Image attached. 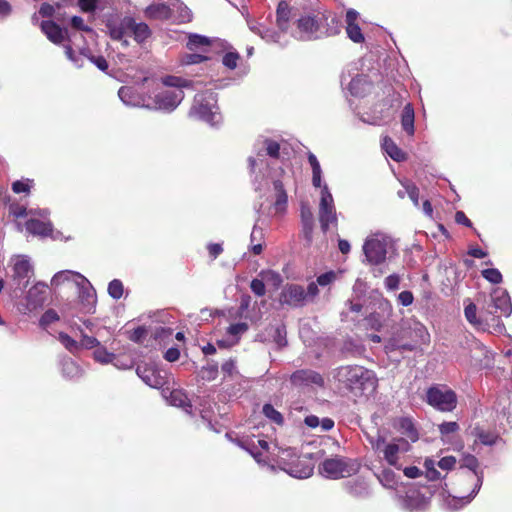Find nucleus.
Listing matches in <instances>:
<instances>
[{
	"label": "nucleus",
	"mask_w": 512,
	"mask_h": 512,
	"mask_svg": "<svg viewBox=\"0 0 512 512\" xmlns=\"http://www.w3.org/2000/svg\"><path fill=\"white\" fill-rule=\"evenodd\" d=\"M369 443L381 462L398 470L402 469L405 454L411 450L408 440L404 438L389 440L380 432L369 437Z\"/></svg>",
	"instance_id": "f257e3e1"
},
{
	"label": "nucleus",
	"mask_w": 512,
	"mask_h": 512,
	"mask_svg": "<svg viewBox=\"0 0 512 512\" xmlns=\"http://www.w3.org/2000/svg\"><path fill=\"white\" fill-rule=\"evenodd\" d=\"M335 378L354 394H371L377 389L375 373L362 366H342L337 369Z\"/></svg>",
	"instance_id": "f03ea898"
},
{
	"label": "nucleus",
	"mask_w": 512,
	"mask_h": 512,
	"mask_svg": "<svg viewBox=\"0 0 512 512\" xmlns=\"http://www.w3.org/2000/svg\"><path fill=\"white\" fill-rule=\"evenodd\" d=\"M460 468L461 471L458 473L459 481L468 482L472 489L468 495L452 497L448 500V506L455 510L472 501L479 492L484 478L483 471L479 470L478 459L471 454H467L463 457Z\"/></svg>",
	"instance_id": "7ed1b4c3"
},
{
	"label": "nucleus",
	"mask_w": 512,
	"mask_h": 512,
	"mask_svg": "<svg viewBox=\"0 0 512 512\" xmlns=\"http://www.w3.org/2000/svg\"><path fill=\"white\" fill-rule=\"evenodd\" d=\"M328 20L326 10L316 9L303 14L296 22L295 37L304 40H315L328 35L325 24Z\"/></svg>",
	"instance_id": "20e7f679"
},
{
	"label": "nucleus",
	"mask_w": 512,
	"mask_h": 512,
	"mask_svg": "<svg viewBox=\"0 0 512 512\" xmlns=\"http://www.w3.org/2000/svg\"><path fill=\"white\" fill-rule=\"evenodd\" d=\"M365 262L380 265L395 251L392 238L383 232L369 234L363 243Z\"/></svg>",
	"instance_id": "39448f33"
},
{
	"label": "nucleus",
	"mask_w": 512,
	"mask_h": 512,
	"mask_svg": "<svg viewBox=\"0 0 512 512\" xmlns=\"http://www.w3.org/2000/svg\"><path fill=\"white\" fill-rule=\"evenodd\" d=\"M144 81L148 83V92L151 91L150 110L172 112L184 98V93L180 89H167L153 79L145 78Z\"/></svg>",
	"instance_id": "423d86ee"
},
{
	"label": "nucleus",
	"mask_w": 512,
	"mask_h": 512,
	"mask_svg": "<svg viewBox=\"0 0 512 512\" xmlns=\"http://www.w3.org/2000/svg\"><path fill=\"white\" fill-rule=\"evenodd\" d=\"M218 110L215 93L207 91L195 96L189 116L205 121L213 126L221 121V115Z\"/></svg>",
	"instance_id": "0eeeda50"
},
{
	"label": "nucleus",
	"mask_w": 512,
	"mask_h": 512,
	"mask_svg": "<svg viewBox=\"0 0 512 512\" xmlns=\"http://www.w3.org/2000/svg\"><path fill=\"white\" fill-rule=\"evenodd\" d=\"M318 294L319 289L314 282L309 283L306 290L298 284H286L280 293L279 301L291 307H303L313 302Z\"/></svg>",
	"instance_id": "6e6552de"
},
{
	"label": "nucleus",
	"mask_w": 512,
	"mask_h": 512,
	"mask_svg": "<svg viewBox=\"0 0 512 512\" xmlns=\"http://www.w3.org/2000/svg\"><path fill=\"white\" fill-rule=\"evenodd\" d=\"M359 469V465L352 459L334 456L323 460L318 467L319 474L328 479L350 477Z\"/></svg>",
	"instance_id": "1a4fd4ad"
},
{
	"label": "nucleus",
	"mask_w": 512,
	"mask_h": 512,
	"mask_svg": "<svg viewBox=\"0 0 512 512\" xmlns=\"http://www.w3.org/2000/svg\"><path fill=\"white\" fill-rule=\"evenodd\" d=\"M145 84L148 85V83L143 80V84L137 88L129 86L121 87L118 91V96L127 106L140 107L150 110L151 94L145 91Z\"/></svg>",
	"instance_id": "9d476101"
},
{
	"label": "nucleus",
	"mask_w": 512,
	"mask_h": 512,
	"mask_svg": "<svg viewBox=\"0 0 512 512\" xmlns=\"http://www.w3.org/2000/svg\"><path fill=\"white\" fill-rule=\"evenodd\" d=\"M12 262V286L13 292L17 296V291L21 292L28 285L33 275V267L29 259L25 256H16L12 259Z\"/></svg>",
	"instance_id": "9b49d317"
},
{
	"label": "nucleus",
	"mask_w": 512,
	"mask_h": 512,
	"mask_svg": "<svg viewBox=\"0 0 512 512\" xmlns=\"http://www.w3.org/2000/svg\"><path fill=\"white\" fill-rule=\"evenodd\" d=\"M319 221L324 232L328 230L330 225L337 223L334 199L326 184L320 192Z\"/></svg>",
	"instance_id": "f8f14e48"
},
{
	"label": "nucleus",
	"mask_w": 512,
	"mask_h": 512,
	"mask_svg": "<svg viewBox=\"0 0 512 512\" xmlns=\"http://www.w3.org/2000/svg\"><path fill=\"white\" fill-rule=\"evenodd\" d=\"M427 402L441 411H452L456 407V395L452 390L431 387L427 391Z\"/></svg>",
	"instance_id": "ddd939ff"
},
{
	"label": "nucleus",
	"mask_w": 512,
	"mask_h": 512,
	"mask_svg": "<svg viewBox=\"0 0 512 512\" xmlns=\"http://www.w3.org/2000/svg\"><path fill=\"white\" fill-rule=\"evenodd\" d=\"M132 25L133 18L130 16H125L123 18L111 16L106 22V27L110 37L113 40L121 41L124 47L129 45V41L126 37L131 33Z\"/></svg>",
	"instance_id": "4468645a"
},
{
	"label": "nucleus",
	"mask_w": 512,
	"mask_h": 512,
	"mask_svg": "<svg viewBox=\"0 0 512 512\" xmlns=\"http://www.w3.org/2000/svg\"><path fill=\"white\" fill-rule=\"evenodd\" d=\"M489 360V351L482 343L473 341L469 355L460 356L458 362L462 366L482 367Z\"/></svg>",
	"instance_id": "2eb2a0df"
},
{
	"label": "nucleus",
	"mask_w": 512,
	"mask_h": 512,
	"mask_svg": "<svg viewBox=\"0 0 512 512\" xmlns=\"http://www.w3.org/2000/svg\"><path fill=\"white\" fill-rule=\"evenodd\" d=\"M491 303L494 310L488 313L493 315L500 313L506 317L512 313V303L508 292L503 288H495L491 293Z\"/></svg>",
	"instance_id": "dca6fc26"
},
{
	"label": "nucleus",
	"mask_w": 512,
	"mask_h": 512,
	"mask_svg": "<svg viewBox=\"0 0 512 512\" xmlns=\"http://www.w3.org/2000/svg\"><path fill=\"white\" fill-rule=\"evenodd\" d=\"M47 286L43 283H37L31 287L26 296V303L20 310L23 313L32 312L41 307L46 299Z\"/></svg>",
	"instance_id": "f3484780"
},
{
	"label": "nucleus",
	"mask_w": 512,
	"mask_h": 512,
	"mask_svg": "<svg viewBox=\"0 0 512 512\" xmlns=\"http://www.w3.org/2000/svg\"><path fill=\"white\" fill-rule=\"evenodd\" d=\"M136 372L143 382L152 388H160L165 383L164 377L161 376L160 371L152 365H138Z\"/></svg>",
	"instance_id": "a211bd4d"
},
{
	"label": "nucleus",
	"mask_w": 512,
	"mask_h": 512,
	"mask_svg": "<svg viewBox=\"0 0 512 512\" xmlns=\"http://www.w3.org/2000/svg\"><path fill=\"white\" fill-rule=\"evenodd\" d=\"M393 427L402 435L401 438L414 443L419 439V433L412 419L408 417H400L394 420Z\"/></svg>",
	"instance_id": "6ab92c4d"
},
{
	"label": "nucleus",
	"mask_w": 512,
	"mask_h": 512,
	"mask_svg": "<svg viewBox=\"0 0 512 512\" xmlns=\"http://www.w3.org/2000/svg\"><path fill=\"white\" fill-rule=\"evenodd\" d=\"M358 17L359 13L354 9H349L346 12V33L353 42L362 43L365 38L357 23Z\"/></svg>",
	"instance_id": "aec40b11"
},
{
	"label": "nucleus",
	"mask_w": 512,
	"mask_h": 512,
	"mask_svg": "<svg viewBox=\"0 0 512 512\" xmlns=\"http://www.w3.org/2000/svg\"><path fill=\"white\" fill-rule=\"evenodd\" d=\"M79 290V298L87 310H91L96 302V293L90 282L81 275L76 283Z\"/></svg>",
	"instance_id": "412c9836"
},
{
	"label": "nucleus",
	"mask_w": 512,
	"mask_h": 512,
	"mask_svg": "<svg viewBox=\"0 0 512 512\" xmlns=\"http://www.w3.org/2000/svg\"><path fill=\"white\" fill-rule=\"evenodd\" d=\"M379 310L378 312L371 313L366 319L368 325L375 330H379L391 315V304L388 301H381L379 303Z\"/></svg>",
	"instance_id": "4be33fe9"
},
{
	"label": "nucleus",
	"mask_w": 512,
	"mask_h": 512,
	"mask_svg": "<svg viewBox=\"0 0 512 512\" xmlns=\"http://www.w3.org/2000/svg\"><path fill=\"white\" fill-rule=\"evenodd\" d=\"M291 381L294 385L302 386V385H310L315 384L317 386H322L324 384V380L322 376L312 370H299L292 374Z\"/></svg>",
	"instance_id": "5701e85b"
},
{
	"label": "nucleus",
	"mask_w": 512,
	"mask_h": 512,
	"mask_svg": "<svg viewBox=\"0 0 512 512\" xmlns=\"http://www.w3.org/2000/svg\"><path fill=\"white\" fill-rule=\"evenodd\" d=\"M403 506L410 511L422 510L427 506V499L418 490H409L403 499Z\"/></svg>",
	"instance_id": "b1692460"
},
{
	"label": "nucleus",
	"mask_w": 512,
	"mask_h": 512,
	"mask_svg": "<svg viewBox=\"0 0 512 512\" xmlns=\"http://www.w3.org/2000/svg\"><path fill=\"white\" fill-rule=\"evenodd\" d=\"M145 16L150 19L164 20L172 16V6L163 3L151 4L145 9Z\"/></svg>",
	"instance_id": "393cba45"
},
{
	"label": "nucleus",
	"mask_w": 512,
	"mask_h": 512,
	"mask_svg": "<svg viewBox=\"0 0 512 512\" xmlns=\"http://www.w3.org/2000/svg\"><path fill=\"white\" fill-rule=\"evenodd\" d=\"M26 230L32 235L45 237L51 234L52 224L49 221L29 219L26 222Z\"/></svg>",
	"instance_id": "a878e982"
},
{
	"label": "nucleus",
	"mask_w": 512,
	"mask_h": 512,
	"mask_svg": "<svg viewBox=\"0 0 512 512\" xmlns=\"http://www.w3.org/2000/svg\"><path fill=\"white\" fill-rule=\"evenodd\" d=\"M301 222L304 237L308 241H311L314 228V215L308 204H302L301 206Z\"/></svg>",
	"instance_id": "bb28decb"
},
{
	"label": "nucleus",
	"mask_w": 512,
	"mask_h": 512,
	"mask_svg": "<svg viewBox=\"0 0 512 512\" xmlns=\"http://www.w3.org/2000/svg\"><path fill=\"white\" fill-rule=\"evenodd\" d=\"M290 17L291 8L286 2H280L276 10V24L282 32H286L288 30Z\"/></svg>",
	"instance_id": "cd10ccee"
},
{
	"label": "nucleus",
	"mask_w": 512,
	"mask_h": 512,
	"mask_svg": "<svg viewBox=\"0 0 512 512\" xmlns=\"http://www.w3.org/2000/svg\"><path fill=\"white\" fill-rule=\"evenodd\" d=\"M41 29L47 38L55 44L61 43L64 39V32L52 21H43Z\"/></svg>",
	"instance_id": "c85d7f7f"
},
{
	"label": "nucleus",
	"mask_w": 512,
	"mask_h": 512,
	"mask_svg": "<svg viewBox=\"0 0 512 512\" xmlns=\"http://www.w3.org/2000/svg\"><path fill=\"white\" fill-rule=\"evenodd\" d=\"M464 313H465V317H466L467 321L470 324L474 325L475 327H477L478 329H481V330L488 329V322H487L488 319L487 318L482 319V318L477 317V308H476L475 304L470 303L469 305H467L465 307Z\"/></svg>",
	"instance_id": "c756f323"
},
{
	"label": "nucleus",
	"mask_w": 512,
	"mask_h": 512,
	"mask_svg": "<svg viewBox=\"0 0 512 512\" xmlns=\"http://www.w3.org/2000/svg\"><path fill=\"white\" fill-rule=\"evenodd\" d=\"M212 44V40L198 34L189 35L187 48L191 51L201 50L203 52L207 51V47Z\"/></svg>",
	"instance_id": "7c9ffc66"
},
{
	"label": "nucleus",
	"mask_w": 512,
	"mask_h": 512,
	"mask_svg": "<svg viewBox=\"0 0 512 512\" xmlns=\"http://www.w3.org/2000/svg\"><path fill=\"white\" fill-rule=\"evenodd\" d=\"M472 435L475 436L483 445L487 446L496 444L499 439V435L497 433L485 430L478 426L473 429Z\"/></svg>",
	"instance_id": "2f4dec72"
},
{
	"label": "nucleus",
	"mask_w": 512,
	"mask_h": 512,
	"mask_svg": "<svg viewBox=\"0 0 512 512\" xmlns=\"http://www.w3.org/2000/svg\"><path fill=\"white\" fill-rule=\"evenodd\" d=\"M248 330V325L246 323H236L232 324L227 328V334L234 338L230 343H226L225 340L218 341V345L221 347H226L229 345H234L238 342L239 335L243 334Z\"/></svg>",
	"instance_id": "473e14b6"
},
{
	"label": "nucleus",
	"mask_w": 512,
	"mask_h": 512,
	"mask_svg": "<svg viewBox=\"0 0 512 512\" xmlns=\"http://www.w3.org/2000/svg\"><path fill=\"white\" fill-rule=\"evenodd\" d=\"M382 148L393 160L397 162L403 161L405 159V153L399 149L394 141L389 137H384Z\"/></svg>",
	"instance_id": "72a5a7b5"
},
{
	"label": "nucleus",
	"mask_w": 512,
	"mask_h": 512,
	"mask_svg": "<svg viewBox=\"0 0 512 512\" xmlns=\"http://www.w3.org/2000/svg\"><path fill=\"white\" fill-rule=\"evenodd\" d=\"M414 119H415V114H414V109H413L412 105L411 104L405 105L403 112H402L401 124H402L404 131H406L409 135L414 134Z\"/></svg>",
	"instance_id": "f704fd0d"
},
{
	"label": "nucleus",
	"mask_w": 512,
	"mask_h": 512,
	"mask_svg": "<svg viewBox=\"0 0 512 512\" xmlns=\"http://www.w3.org/2000/svg\"><path fill=\"white\" fill-rule=\"evenodd\" d=\"M80 277H81V274L78 272H74L71 270L60 271V272H57L51 279V285L59 286L66 281H71L76 284L78 282V280L80 279Z\"/></svg>",
	"instance_id": "c9c22d12"
},
{
	"label": "nucleus",
	"mask_w": 512,
	"mask_h": 512,
	"mask_svg": "<svg viewBox=\"0 0 512 512\" xmlns=\"http://www.w3.org/2000/svg\"><path fill=\"white\" fill-rule=\"evenodd\" d=\"M273 187L276 194L275 209L277 212H283L287 204V194L281 181H274Z\"/></svg>",
	"instance_id": "e433bc0d"
},
{
	"label": "nucleus",
	"mask_w": 512,
	"mask_h": 512,
	"mask_svg": "<svg viewBox=\"0 0 512 512\" xmlns=\"http://www.w3.org/2000/svg\"><path fill=\"white\" fill-rule=\"evenodd\" d=\"M131 33L134 35V39L137 42H143L150 36V29L145 23H136L133 19V25L131 27Z\"/></svg>",
	"instance_id": "4c0bfd02"
},
{
	"label": "nucleus",
	"mask_w": 512,
	"mask_h": 512,
	"mask_svg": "<svg viewBox=\"0 0 512 512\" xmlns=\"http://www.w3.org/2000/svg\"><path fill=\"white\" fill-rule=\"evenodd\" d=\"M172 14L178 12V18L181 22H189L192 19V13L190 9L181 3L179 0H173L171 2Z\"/></svg>",
	"instance_id": "58836bf2"
},
{
	"label": "nucleus",
	"mask_w": 512,
	"mask_h": 512,
	"mask_svg": "<svg viewBox=\"0 0 512 512\" xmlns=\"http://www.w3.org/2000/svg\"><path fill=\"white\" fill-rule=\"evenodd\" d=\"M62 372L65 377L70 379L76 378L81 374L79 366L71 359L63 362Z\"/></svg>",
	"instance_id": "ea45409f"
},
{
	"label": "nucleus",
	"mask_w": 512,
	"mask_h": 512,
	"mask_svg": "<svg viewBox=\"0 0 512 512\" xmlns=\"http://www.w3.org/2000/svg\"><path fill=\"white\" fill-rule=\"evenodd\" d=\"M377 478L384 487L389 488V489L394 488L397 484V479H396L395 473L389 469L383 470L377 476Z\"/></svg>",
	"instance_id": "a19ab883"
},
{
	"label": "nucleus",
	"mask_w": 512,
	"mask_h": 512,
	"mask_svg": "<svg viewBox=\"0 0 512 512\" xmlns=\"http://www.w3.org/2000/svg\"><path fill=\"white\" fill-rule=\"evenodd\" d=\"M58 339L69 352L77 353L80 350L79 342L72 339L68 334L61 332Z\"/></svg>",
	"instance_id": "79ce46f5"
},
{
	"label": "nucleus",
	"mask_w": 512,
	"mask_h": 512,
	"mask_svg": "<svg viewBox=\"0 0 512 512\" xmlns=\"http://www.w3.org/2000/svg\"><path fill=\"white\" fill-rule=\"evenodd\" d=\"M162 84L165 87H174L180 90L181 88H186L190 86V82L188 80L176 76H167L163 78Z\"/></svg>",
	"instance_id": "37998d69"
},
{
	"label": "nucleus",
	"mask_w": 512,
	"mask_h": 512,
	"mask_svg": "<svg viewBox=\"0 0 512 512\" xmlns=\"http://www.w3.org/2000/svg\"><path fill=\"white\" fill-rule=\"evenodd\" d=\"M263 413L264 415L269 418L271 421L275 422L276 424H283V416L280 412L274 409V407L270 404H265L263 406Z\"/></svg>",
	"instance_id": "c03bdc74"
},
{
	"label": "nucleus",
	"mask_w": 512,
	"mask_h": 512,
	"mask_svg": "<svg viewBox=\"0 0 512 512\" xmlns=\"http://www.w3.org/2000/svg\"><path fill=\"white\" fill-rule=\"evenodd\" d=\"M108 293L113 299H120L123 295V284L120 280L114 279L108 285Z\"/></svg>",
	"instance_id": "a18cd8bd"
},
{
	"label": "nucleus",
	"mask_w": 512,
	"mask_h": 512,
	"mask_svg": "<svg viewBox=\"0 0 512 512\" xmlns=\"http://www.w3.org/2000/svg\"><path fill=\"white\" fill-rule=\"evenodd\" d=\"M94 358L96 361L103 363V364L111 363L116 359L114 354L109 353L104 348H98L97 350H95Z\"/></svg>",
	"instance_id": "49530a36"
},
{
	"label": "nucleus",
	"mask_w": 512,
	"mask_h": 512,
	"mask_svg": "<svg viewBox=\"0 0 512 512\" xmlns=\"http://www.w3.org/2000/svg\"><path fill=\"white\" fill-rule=\"evenodd\" d=\"M298 466L299 464L293 466L291 469H290V475L295 477V478H299V479H304V478H308L309 476L312 475V472H313V468L310 466V465H305L302 469H298Z\"/></svg>",
	"instance_id": "de8ad7c7"
},
{
	"label": "nucleus",
	"mask_w": 512,
	"mask_h": 512,
	"mask_svg": "<svg viewBox=\"0 0 512 512\" xmlns=\"http://www.w3.org/2000/svg\"><path fill=\"white\" fill-rule=\"evenodd\" d=\"M28 214L37 215L43 219H46L49 216V211L47 209H42V210H37V211L30 210L29 212H27L26 209L22 208V207H19L13 211V215L17 218L24 217Z\"/></svg>",
	"instance_id": "09e8293b"
},
{
	"label": "nucleus",
	"mask_w": 512,
	"mask_h": 512,
	"mask_svg": "<svg viewBox=\"0 0 512 512\" xmlns=\"http://www.w3.org/2000/svg\"><path fill=\"white\" fill-rule=\"evenodd\" d=\"M482 276L493 284H499L502 282V274L498 269L489 268L482 271Z\"/></svg>",
	"instance_id": "8fccbe9b"
},
{
	"label": "nucleus",
	"mask_w": 512,
	"mask_h": 512,
	"mask_svg": "<svg viewBox=\"0 0 512 512\" xmlns=\"http://www.w3.org/2000/svg\"><path fill=\"white\" fill-rule=\"evenodd\" d=\"M187 400V396L180 390H174L170 394V403L174 406L185 407Z\"/></svg>",
	"instance_id": "3c124183"
},
{
	"label": "nucleus",
	"mask_w": 512,
	"mask_h": 512,
	"mask_svg": "<svg viewBox=\"0 0 512 512\" xmlns=\"http://www.w3.org/2000/svg\"><path fill=\"white\" fill-rule=\"evenodd\" d=\"M337 279V273L334 271H329L324 274H321L317 277L316 282H314L317 287L318 286H328L333 283Z\"/></svg>",
	"instance_id": "603ef678"
},
{
	"label": "nucleus",
	"mask_w": 512,
	"mask_h": 512,
	"mask_svg": "<svg viewBox=\"0 0 512 512\" xmlns=\"http://www.w3.org/2000/svg\"><path fill=\"white\" fill-rule=\"evenodd\" d=\"M58 320H59V315L57 314V312L53 309H49L42 315L39 323H40L41 327L46 328L51 323H54Z\"/></svg>",
	"instance_id": "864d4df0"
},
{
	"label": "nucleus",
	"mask_w": 512,
	"mask_h": 512,
	"mask_svg": "<svg viewBox=\"0 0 512 512\" xmlns=\"http://www.w3.org/2000/svg\"><path fill=\"white\" fill-rule=\"evenodd\" d=\"M404 189L406 190L407 195L413 202V204L418 207L419 206V189L411 182H406L403 184Z\"/></svg>",
	"instance_id": "5fc2aeb1"
},
{
	"label": "nucleus",
	"mask_w": 512,
	"mask_h": 512,
	"mask_svg": "<svg viewBox=\"0 0 512 512\" xmlns=\"http://www.w3.org/2000/svg\"><path fill=\"white\" fill-rule=\"evenodd\" d=\"M208 58L200 53H190L186 54L181 58V62L184 65H191V64H197L201 63Z\"/></svg>",
	"instance_id": "6e6d98bb"
},
{
	"label": "nucleus",
	"mask_w": 512,
	"mask_h": 512,
	"mask_svg": "<svg viewBox=\"0 0 512 512\" xmlns=\"http://www.w3.org/2000/svg\"><path fill=\"white\" fill-rule=\"evenodd\" d=\"M239 60V54L237 52H228L223 56V64L229 69H234L237 67V62Z\"/></svg>",
	"instance_id": "4d7b16f0"
},
{
	"label": "nucleus",
	"mask_w": 512,
	"mask_h": 512,
	"mask_svg": "<svg viewBox=\"0 0 512 512\" xmlns=\"http://www.w3.org/2000/svg\"><path fill=\"white\" fill-rule=\"evenodd\" d=\"M365 84V81L362 77H356L351 80L349 83V90L353 95L359 96L363 92H365V89H360V85Z\"/></svg>",
	"instance_id": "13d9d810"
},
{
	"label": "nucleus",
	"mask_w": 512,
	"mask_h": 512,
	"mask_svg": "<svg viewBox=\"0 0 512 512\" xmlns=\"http://www.w3.org/2000/svg\"><path fill=\"white\" fill-rule=\"evenodd\" d=\"M252 292L257 296H263L266 292L265 284L260 279H253L250 284Z\"/></svg>",
	"instance_id": "bf43d9fd"
},
{
	"label": "nucleus",
	"mask_w": 512,
	"mask_h": 512,
	"mask_svg": "<svg viewBox=\"0 0 512 512\" xmlns=\"http://www.w3.org/2000/svg\"><path fill=\"white\" fill-rule=\"evenodd\" d=\"M459 429V425L457 422H444L439 425L440 433L444 435H448L450 433H454Z\"/></svg>",
	"instance_id": "052dcab7"
},
{
	"label": "nucleus",
	"mask_w": 512,
	"mask_h": 512,
	"mask_svg": "<svg viewBox=\"0 0 512 512\" xmlns=\"http://www.w3.org/2000/svg\"><path fill=\"white\" fill-rule=\"evenodd\" d=\"M400 277L397 274H391L385 278L384 284L388 290H396L399 287Z\"/></svg>",
	"instance_id": "680f3d73"
},
{
	"label": "nucleus",
	"mask_w": 512,
	"mask_h": 512,
	"mask_svg": "<svg viewBox=\"0 0 512 512\" xmlns=\"http://www.w3.org/2000/svg\"><path fill=\"white\" fill-rule=\"evenodd\" d=\"M79 344H80V349L81 348L92 349V348L98 346L99 342L95 337L83 335Z\"/></svg>",
	"instance_id": "e2e57ef3"
},
{
	"label": "nucleus",
	"mask_w": 512,
	"mask_h": 512,
	"mask_svg": "<svg viewBox=\"0 0 512 512\" xmlns=\"http://www.w3.org/2000/svg\"><path fill=\"white\" fill-rule=\"evenodd\" d=\"M456 464V458L454 456H446L439 460L438 466L442 470H452Z\"/></svg>",
	"instance_id": "0e129e2a"
},
{
	"label": "nucleus",
	"mask_w": 512,
	"mask_h": 512,
	"mask_svg": "<svg viewBox=\"0 0 512 512\" xmlns=\"http://www.w3.org/2000/svg\"><path fill=\"white\" fill-rule=\"evenodd\" d=\"M260 37L267 42H279V33L270 28L264 27V30L263 32H261Z\"/></svg>",
	"instance_id": "69168bd1"
},
{
	"label": "nucleus",
	"mask_w": 512,
	"mask_h": 512,
	"mask_svg": "<svg viewBox=\"0 0 512 512\" xmlns=\"http://www.w3.org/2000/svg\"><path fill=\"white\" fill-rule=\"evenodd\" d=\"M30 180H27V181H15L13 184H12V190L19 194V193H22V192H29L30 190Z\"/></svg>",
	"instance_id": "338daca9"
},
{
	"label": "nucleus",
	"mask_w": 512,
	"mask_h": 512,
	"mask_svg": "<svg viewBox=\"0 0 512 512\" xmlns=\"http://www.w3.org/2000/svg\"><path fill=\"white\" fill-rule=\"evenodd\" d=\"M99 0H79L78 4L84 12H94Z\"/></svg>",
	"instance_id": "774afa93"
}]
</instances>
